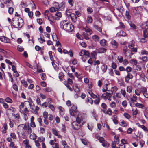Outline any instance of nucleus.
<instances>
[{"label": "nucleus", "instance_id": "nucleus-1", "mask_svg": "<svg viewBox=\"0 0 148 148\" xmlns=\"http://www.w3.org/2000/svg\"><path fill=\"white\" fill-rule=\"evenodd\" d=\"M87 118L86 115L79 112L76 118V120L71 123L72 128L74 130H78L79 129L81 126V123L82 122V123H84L86 121Z\"/></svg>", "mask_w": 148, "mask_h": 148}, {"label": "nucleus", "instance_id": "nucleus-2", "mask_svg": "<svg viewBox=\"0 0 148 148\" xmlns=\"http://www.w3.org/2000/svg\"><path fill=\"white\" fill-rule=\"evenodd\" d=\"M60 28L66 31L67 32L72 31L73 29V25L71 23H69L66 20L62 21L60 24Z\"/></svg>", "mask_w": 148, "mask_h": 148}, {"label": "nucleus", "instance_id": "nucleus-3", "mask_svg": "<svg viewBox=\"0 0 148 148\" xmlns=\"http://www.w3.org/2000/svg\"><path fill=\"white\" fill-rule=\"evenodd\" d=\"M23 20L21 18L18 19L13 20L12 22V25L16 28L21 27L23 25Z\"/></svg>", "mask_w": 148, "mask_h": 148}, {"label": "nucleus", "instance_id": "nucleus-4", "mask_svg": "<svg viewBox=\"0 0 148 148\" xmlns=\"http://www.w3.org/2000/svg\"><path fill=\"white\" fill-rule=\"evenodd\" d=\"M26 125L21 124L18 126L17 129V132L18 134L23 135L27 129Z\"/></svg>", "mask_w": 148, "mask_h": 148}, {"label": "nucleus", "instance_id": "nucleus-5", "mask_svg": "<svg viewBox=\"0 0 148 148\" xmlns=\"http://www.w3.org/2000/svg\"><path fill=\"white\" fill-rule=\"evenodd\" d=\"M25 105H28L30 107V108L32 110L37 111L39 109V108L37 106H35L32 100L30 98L28 99V101L25 102Z\"/></svg>", "mask_w": 148, "mask_h": 148}, {"label": "nucleus", "instance_id": "nucleus-6", "mask_svg": "<svg viewBox=\"0 0 148 148\" xmlns=\"http://www.w3.org/2000/svg\"><path fill=\"white\" fill-rule=\"evenodd\" d=\"M53 5L57 11L63 10L65 7V5L63 3L59 4L57 2H55L54 3Z\"/></svg>", "mask_w": 148, "mask_h": 148}, {"label": "nucleus", "instance_id": "nucleus-7", "mask_svg": "<svg viewBox=\"0 0 148 148\" xmlns=\"http://www.w3.org/2000/svg\"><path fill=\"white\" fill-rule=\"evenodd\" d=\"M123 53L127 58H130L131 56L133 54V53L128 51L127 46H125L123 47Z\"/></svg>", "mask_w": 148, "mask_h": 148}, {"label": "nucleus", "instance_id": "nucleus-8", "mask_svg": "<svg viewBox=\"0 0 148 148\" xmlns=\"http://www.w3.org/2000/svg\"><path fill=\"white\" fill-rule=\"evenodd\" d=\"M112 95V93H110L106 92L105 93L103 94L101 97L104 100L108 99L109 101H111Z\"/></svg>", "mask_w": 148, "mask_h": 148}, {"label": "nucleus", "instance_id": "nucleus-9", "mask_svg": "<svg viewBox=\"0 0 148 148\" xmlns=\"http://www.w3.org/2000/svg\"><path fill=\"white\" fill-rule=\"evenodd\" d=\"M133 76L132 74L130 73H128L125 77V81L126 83H128L130 79L133 78Z\"/></svg>", "mask_w": 148, "mask_h": 148}, {"label": "nucleus", "instance_id": "nucleus-10", "mask_svg": "<svg viewBox=\"0 0 148 148\" xmlns=\"http://www.w3.org/2000/svg\"><path fill=\"white\" fill-rule=\"evenodd\" d=\"M2 42L5 43H10V40L8 38L4 36H1V40Z\"/></svg>", "mask_w": 148, "mask_h": 148}, {"label": "nucleus", "instance_id": "nucleus-11", "mask_svg": "<svg viewBox=\"0 0 148 148\" xmlns=\"http://www.w3.org/2000/svg\"><path fill=\"white\" fill-rule=\"evenodd\" d=\"M142 29L147 30L148 29V21L143 22L141 25Z\"/></svg>", "mask_w": 148, "mask_h": 148}, {"label": "nucleus", "instance_id": "nucleus-12", "mask_svg": "<svg viewBox=\"0 0 148 148\" xmlns=\"http://www.w3.org/2000/svg\"><path fill=\"white\" fill-rule=\"evenodd\" d=\"M84 29L85 31L87 33L88 35H90L92 33V31L87 27L86 26Z\"/></svg>", "mask_w": 148, "mask_h": 148}, {"label": "nucleus", "instance_id": "nucleus-13", "mask_svg": "<svg viewBox=\"0 0 148 148\" xmlns=\"http://www.w3.org/2000/svg\"><path fill=\"white\" fill-rule=\"evenodd\" d=\"M104 85L103 88L102 89V91L103 92H106L108 89L107 86L109 84L107 80H105L104 83Z\"/></svg>", "mask_w": 148, "mask_h": 148}, {"label": "nucleus", "instance_id": "nucleus-14", "mask_svg": "<svg viewBox=\"0 0 148 148\" xmlns=\"http://www.w3.org/2000/svg\"><path fill=\"white\" fill-rule=\"evenodd\" d=\"M71 19L73 22L75 23L77 21V18L74 14H72L70 15Z\"/></svg>", "mask_w": 148, "mask_h": 148}, {"label": "nucleus", "instance_id": "nucleus-15", "mask_svg": "<svg viewBox=\"0 0 148 148\" xmlns=\"http://www.w3.org/2000/svg\"><path fill=\"white\" fill-rule=\"evenodd\" d=\"M20 112L21 113H23V115L25 116L28 113L29 111L27 107L25 108L23 110H20Z\"/></svg>", "mask_w": 148, "mask_h": 148}, {"label": "nucleus", "instance_id": "nucleus-16", "mask_svg": "<svg viewBox=\"0 0 148 148\" xmlns=\"http://www.w3.org/2000/svg\"><path fill=\"white\" fill-rule=\"evenodd\" d=\"M118 82L119 85L122 86H125V83L122 78H121L118 79Z\"/></svg>", "mask_w": 148, "mask_h": 148}, {"label": "nucleus", "instance_id": "nucleus-17", "mask_svg": "<svg viewBox=\"0 0 148 148\" xmlns=\"http://www.w3.org/2000/svg\"><path fill=\"white\" fill-rule=\"evenodd\" d=\"M8 129L7 125L6 123H4L3 125V127L2 128V132L4 134L6 133V131Z\"/></svg>", "mask_w": 148, "mask_h": 148}, {"label": "nucleus", "instance_id": "nucleus-18", "mask_svg": "<svg viewBox=\"0 0 148 148\" xmlns=\"http://www.w3.org/2000/svg\"><path fill=\"white\" fill-rule=\"evenodd\" d=\"M62 14L60 12H57L55 16V18L56 20H59L60 18L62 16Z\"/></svg>", "mask_w": 148, "mask_h": 148}, {"label": "nucleus", "instance_id": "nucleus-19", "mask_svg": "<svg viewBox=\"0 0 148 148\" xmlns=\"http://www.w3.org/2000/svg\"><path fill=\"white\" fill-rule=\"evenodd\" d=\"M98 53H103L106 52V49L104 48H100L97 49Z\"/></svg>", "mask_w": 148, "mask_h": 148}, {"label": "nucleus", "instance_id": "nucleus-20", "mask_svg": "<svg viewBox=\"0 0 148 148\" xmlns=\"http://www.w3.org/2000/svg\"><path fill=\"white\" fill-rule=\"evenodd\" d=\"M58 109L60 110L59 112L61 116H63L64 114V110L62 107L60 106L58 107Z\"/></svg>", "mask_w": 148, "mask_h": 148}, {"label": "nucleus", "instance_id": "nucleus-21", "mask_svg": "<svg viewBox=\"0 0 148 148\" xmlns=\"http://www.w3.org/2000/svg\"><path fill=\"white\" fill-rule=\"evenodd\" d=\"M128 125V123L127 122L124 120L122 121L121 122H120V125L123 127H126Z\"/></svg>", "mask_w": 148, "mask_h": 148}, {"label": "nucleus", "instance_id": "nucleus-22", "mask_svg": "<svg viewBox=\"0 0 148 148\" xmlns=\"http://www.w3.org/2000/svg\"><path fill=\"white\" fill-rule=\"evenodd\" d=\"M135 46V42L134 41L132 40L129 42L128 45V47L131 49L134 47Z\"/></svg>", "mask_w": 148, "mask_h": 148}, {"label": "nucleus", "instance_id": "nucleus-23", "mask_svg": "<svg viewBox=\"0 0 148 148\" xmlns=\"http://www.w3.org/2000/svg\"><path fill=\"white\" fill-rule=\"evenodd\" d=\"M112 119L114 123L116 125L117 124L118 121L117 116L116 115H114L112 117Z\"/></svg>", "mask_w": 148, "mask_h": 148}, {"label": "nucleus", "instance_id": "nucleus-24", "mask_svg": "<svg viewBox=\"0 0 148 148\" xmlns=\"http://www.w3.org/2000/svg\"><path fill=\"white\" fill-rule=\"evenodd\" d=\"M111 43L114 46V47L115 48H117L118 46V43L114 40H112L111 41Z\"/></svg>", "mask_w": 148, "mask_h": 148}, {"label": "nucleus", "instance_id": "nucleus-25", "mask_svg": "<svg viewBox=\"0 0 148 148\" xmlns=\"http://www.w3.org/2000/svg\"><path fill=\"white\" fill-rule=\"evenodd\" d=\"M100 43L102 46H105L106 45V40L105 39H102L100 41Z\"/></svg>", "mask_w": 148, "mask_h": 148}, {"label": "nucleus", "instance_id": "nucleus-26", "mask_svg": "<svg viewBox=\"0 0 148 148\" xmlns=\"http://www.w3.org/2000/svg\"><path fill=\"white\" fill-rule=\"evenodd\" d=\"M97 55V52L95 51L92 52L91 53V58L93 59L94 60H96V58L95 57Z\"/></svg>", "mask_w": 148, "mask_h": 148}, {"label": "nucleus", "instance_id": "nucleus-27", "mask_svg": "<svg viewBox=\"0 0 148 148\" xmlns=\"http://www.w3.org/2000/svg\"><path fill=\"white\" fill-rule=\"evenodd\" d=\"M93 21L92 18L91 16H88L87 18L86 22L88 23H92Z\"/></svg>", "mask_w": 148, "mask_h": 148}, {"label": "nucleus", "instance_id": "nucleus-28", "mask_svg": "<svg viewBox=\"0 0 148 148\" xmlns=\"http://www.w3.org/2000/svg\"><path fill=\"white\" fill-rule=\"evenodd\" d=\"M47 17L49 21L52 23H53V19L51 14L50 13H49Z\"/></svg>", "mask_w": 148, "mask_h": 148}, {"label": "nucleus", "instance_id": "nucleus-29", "mask_svg": "<svg viewBox=\"0 0 148 148\" xmlns=\"http://www.w3.org/2000/svg\"><path fill=\"white\" fill-rule=\"evenodd\" d=\"M91 114L92 116L94 118L95 120L97 121V116L96 114L95 110H93L91 112Z\"/></svg>", "mask_w": 148, "mask_h": 148}, {"label": "nucleus", "instance_id": "nucleus-30", "mask_svg": "<svg viewBox=\"0 0 148 148\" xmlns=\"http://www.w3.org/2000/svg\"><path fill=\"white\" fill-rule=\"evenodd\" d=\"M92 38L95 42L98 41L99 40V38L96 35H94L92 37Z\"/></svg>", "mask_w": 148, "mask_h": 148}, {"label": "nucleus", "instance_id": "nucleus-31", "mask_svg": "<svg viewBox=\"0 0 148 148\" xmlns=\"http://www.w3.org/2000/svg\"><path fill=\"white\" fill-rule=\"evenodd\" d=\"M36 135L34 133L30 135V138L33 140H35L36 138Z\"/></svg>", "mask_w": 148, "mask_h": 148}, {"label": "nucleus", "instance_id": "nucleus-32", "mask_svg": "<svg viewBox=\"0 0 148 148\" xmlns=\"http://www.w3.org/2000/svg\"><path fill=\"white\" fill-rule=\"evenodd\" d=\"M87 13L88 14H91L93 12V10L92 8L90 7H88L87 8Z\"/></svg>", "mask_w": 148, "mask_h": 148}, {"label": "nucleus", "instance_id": "nucleus-33", "mask_svg": "<svg viewBox=\"0 0 148 148\" xmlns=\"http://www.w3.org/2000/svg\"><path fill=\"white\" fill-rule=\"evenodd\" d=\"M64 85L68 88L71 91H73V89L72 88L69 86V85L68 84V83H67L66 81L64 82Z\"/></svg>", "mask_w": 148, "mask_h": 148}, {"label": "nucleus", "instance_id": "nucleus-34", "mask_svg": "<svg viewBox=\"0 0 148 148\" xmlns=\"http://www.w3.org/2000/svg\"><path fill=\"white\" fill-rule=\"evenodd\" d=\"M21 83L25 88H27L28 86V84L27 82L25 81L24 80H22L21 81Z\"/></svg>", "mask_w": 148, "mask_h": 148}, {"label": "nucleus", "instance_id": "nucleus-35", "mask_svg": "<svg viewBox=\"0 0 148 148\" xmlns=\"http://www.w3.org/2000/svg\"><path fill=\"white\" fill-rule=\"evenodd\" d=\"M137 100V97L135 94L133 95L132 97L131 98V100L133 102H135Z\"/></svg>", "mask_w": 148, "mask_h": 148}, {"label": "nucleus", "instance_id": "nucleus-36", "mask_svg": "<svg viewBox=\"0 0 148 148\" xmlns=\"http://www.w3.org/2000/svg\"><path fill=\"white\" fill-rule=\"evenodd\" d=\"M139 59H141L143 62H147L148 60L147 57L145 56H143L141 58L139 57Z\"/></svg>", "mask_w": 148, "mask_h": 148}, {"label": "nucleus", "instance_id": "nucleus-37", "mask_svg": "<svg viewBox=\"0 0 148 148\" xmlns=\"http://www.w3.org/2000/svg\"><path fill=\"white\" fill-rule=\"evenodd\" d=\"M143 34L144 37L145 38L147 37L148 36V32L147 30L145 29L143 31Z\"/></svg>", "mask_w": 148, "mask_h": 148}, {"label": "nucleus", "instance_id": "nucleus-38", "mask_svg": "<svg viewBox=\"0 0 148 148\" xmlns=\"http://www.w3.org/2000/svg\"><path fill=\"white\" fill-rule=\"evenodd\" d=\"M118 89V88L116 86H114L111 88V90L112 93L113 92H115Z\"/></svg>", "mask_w": 148, "mask_h": 148}, {"label": "nucleus", "instance_id": "nucleus-39", "mask_svg": "<svg viewBox=\"0 0 148 148\" xmlns=\"http://www.w3.org/2000/svg\"><path fill=\"white\" fill-rule=\"evenodd\" d=\"M114 141L115 143L118 144L119 143V137L116 136H115L114 137Z\"/></svg>", "mask_w": 148, "mask_h": 148}, {"label": "nucleus", "instance_id": "nucleus-40", "mask_svg": "<svg viewBox=\"0 0 148 148\" xmlns=\"http://www.w3.org/2000/svg\"><path fill=\"white\" fill-rule=\"evenodd\" d=\"M95 28L99 32H101L102 31V28L101 27H99L98 25H94Z\"/></svg>", "mask_w": 148, "mask_h": 148}, {"label": "nucleus", "instance_id": "nucleus-41", "mask_svg": "<svg viewBox=\"0 0 148 148\" xmlns=\"http://www.w3.org/2000/svg\"><path fill=\"white\" fill-rule=\"evenodd\" d=\"M126 91L127 92L130 93L132 91V87L131 86H128L127 87Z\"/></svg>", "mask_w": 148, "mask_h": 148}, {"label": "nucleus", "instance_id": "nucleus-42", "mask_svg": "<svg viewBox=\"0 0 148 148\" xmlns=\"http://www.w3.org/2000/svg\"><path fill=\"white\" fill-rule=\"evenodd\" d=\"M107 69V66L106 65L103 64L101 66L102 70L104 72L106 71Z\"/></svg>", "mask_w": 148, "mask_h": 148}, {"label": "nucleus", "instance_id": "nucleus-43", "mask_svg": "<svg viewBox=\"0 0 148 148\" xmlns=\"http://www.w3.org/2000/svg\"><path fill=\"white\" fill-rule=\"evenodd\" d=\"M135 106L137 107L142 108L144 107V105L141 103H137L135 104Z\"/></svg>", "mask_w": 148, "mask_h": 148}, {"label": "nucleus", "instance_id": "nucleus-44", "mask_svg": "<svg viewBox=\"0 0 148 148\" xmlns=\"http://www.w3.org/2000/svg\"><path fill=\"white\" fill-rule=\"evenodd\" d=\"M64 77V74L62 72H60L59 74V78L60 81L63 80L62 78Z\"/></svg>", "mask_w": 148, "mask_h": 148}, {"label": "nucleus", "instance_id": "nucleus-45", "mask_svg": "<svg viewBox=\"0 0 148 148\" xmlns=\"http://www.w3.org/2000/svg\"><path fill=\"white\" fill-rule=\"evenodd\" d=\"M141 54L142 55H148V51L145 50L143 49L141 51Z\"/></svg>", "mask_w": 148, "mask_h": 148}, {"label": "nucleus", "instance_id": "nucleus-46", "mask_svg": "<svg viewBox=\"0 0 148 148\" xmlns=\"http://www.w3.org/2000/svg\"><path fill=\"white\" fill-rule=\"evenodd\" d=\"M73 88L75 92L76 93L78 92L80 90L79 88L77 86H74Z\"/></svg>", "mask_w": 148, "mask_h": 148}, {"label": "nucleus", "instance_id": "nucleus-47", "mask_svg": "<svg viewBox=\"0 0 148 148\" xmlns=\"http://www.w3.org/2000/svg\"><path fill=\"white\" fill-rule=\"evenodd\" d=\"M44 90H45V91L47 92H50L52 90V88L50 87H47L46 88H45L44 89Z\"/></svg>", "mask_w": 148, "mask_h": 148}, {"label": "nucleus", "instance_id": "nucleus-48", "mask_svg": "<svg viewBox=\"0 0 148 148\" xmlns=\"http://www.w3.org/2000/svg\"><path fill=\"white\" fill-rule=\"evenodd\" d=\"M82 35L85 39L88 40L89 39V38L87 36V34L86 33L83 32L82 34Z\"/></svg>", "mask_w": 148, "mask_h": 148}, {"label": "nucleus", "instance_id": "nucleus-49", "mask_svg": "<svg viewBox=\"0 0 148 148\" xmlns=\"http://www.w3.org/2000/svg\"><path fill=\"white\" fill-rule=\"evenodd\" d=\"M86 102L88 103V102L90 103L91 104H92L93 103V100L92 99L90 98H88L86 100Z\"/></svg>", "mask_w": 148, "mask_h": 148}, {"label": "nucleus", "instance_id": "nucleus-50", "mask_svg": "<svg viewBox=\"0 0 148 148\" xmlns=\"http://www.w3.org/2000/svg\"><path fill=\"white\" fill-rule=\"evenodd\" d=\"M132 70V68L130 66H127L126 69H125V71L127 73H129Z\"/></svg>", "mask_w": 148, "mask_h": 148}, {"label": "nucleus", "instance_id": "nucleus-51", "mask_svg": "<svg viewBox=\"0 0 148 148\" xmlns=\"http://www.w3.org/2000/svg\"><path fill=\"white\" fill-rule=\"evenodd\" d=\"M10 136L13 139H16V134L14 133H11L10 134Z\"/></svg>", "mask_w": 148, "mask_h": 148}, {"label": "nucleus", "instance_id": "nucleus-52", "mask_svg": "<svg viewBox=\"0 0 148 148\" xmlns=\"http://www.w3.org/2000/svg\"><path fill=\"white\" fill-rule=\"evenodd\" d=\"M41 78L43 80H45L46 79V77L45 74V73H43L41 74Z\"/></svg>", "mask_w": 148, "mask_h": 148}, {"label": "nucleus", "instance_id": "nucleus-53", "mask_svg": "<svg viewBox=\"0 0 148 148\" xmlns=\"http://www.w3.org/2000/svg\"><path fill=\"white\" fill-rule=\"evenodd\" d=\"M129 24L131 27L135 29H137V27L134 24L131 23H129Z\"/></svg>", "mask_w": 148, "mask_h": 148}, {"label": "nucleus", "instance_id": "nucleus-54", "mask_svg": "<svg viewBox=\"0 0 148 148\" xmlns=\"http://www.w3.org/2000/svg\"><path fill=\"white\" fill-rule=\"evenodd\" d=\"M52 52L51 51H49V54L50 57V59L51 61H53V58L52 55Z\"/></svg>", "mask_w": 148, "mask_h": 148}, {"label": "nucleus", "instance_id": "nucleus-55", "mask_svg": "<svg viewBox=\"0 0 148 148\" xmlns=\"http://www.w3.org/2000/svg\"><path fill=\"white\" fill-rule=\"evenodd\" d=\"M127 101L126 100H124L122 102V104L124 108H125L127 106Z\"/></svg>", "mask_w": 148, "mask_h": 148}, {"label": "nucleus", "instance_id": "nucleus-56", "mask_svg": "<svg viewBox=\"0 0 148 148\" xmlns=\"http://www.w3.org/2000/svg\"><path fill=\"white\" fill-rule=\"evenodd\" d=\"M141 91L138 89H136L135 90V94L137 96H139L141 93Z\"/></svg>", "mask_w": 148, "mask_h": 148}, {"label": "nucleus", "instance_id": "nucleus-57", "mask_svg": "<svg viewBox=\"0 0 148 148\" xmlns=\"http://www.w3.org/2000/svg\"><path fill=\"white\" fill-rule=\"evenodd\" d=\"M125 15L126 16L127 19H130V16L129 15V12L128 11H126L125 12Z\"/></svg>", "mask_w": 148, "mask_h": 148}, {"label": "nucleus", "instance_id": "nucleus-58", "mask_svg": "<svg viewBox=\"0 0 148 148\" xmlns=\"http://www.w3.org/2000/svg\"><path fill=\"white\" fill-rule=\"evenodd\" d=\"M49 107L53 111H54L55 110L54 106L51 104H49Z\"/></svg>", "mask_w": 148, "mask_h": 148}, {"label": "nucleus", "instance_id": "nucleus-59", "mask_svg": "<svg viewBox=\"0 0 148 148\" xmlns=\"http://www.w3.org/2000/svg\"><path fill=\"white\" fill-rule=\"evenodd\" d=\"M109 73L110 75H111L112 76H114V74L112 69H109Z\"/></svg>", "mask_w": 148, "mask_h": 148}, {"label": "nucleus", "instance_id": "nucleus-60", "mask_svg": "<svg viewBox=\"0 0 148 148\" xmlns=\"http://www.w3.org/2000/svg\"><path fill=\"white\" fill-rule=\"evenodd\" d=\"M102 145L104 147H108L109 146V144L107 143L106 141H105L102 143Z\"/></svg>", "mask_w": 148, "mask_h": 148}, {"label": "nucleus", "instance_id": "nucleus-61", "mask_svg": "<svg viewBox=\"0 0 148 148\" xmlns=\"http://www.w3.org/2000/svg\"><path fill=\"white\" fill-rule=\"evenodd\" d=\"M17 49L20 52L24 50V48L23 47L19 45L17 47Z\"/></svg>", "mask_w": 148, "mask_h": 148}, {"label": "nucleus", "instance_id": "nucleus-62", "mask_svg": "<svg viewBox=\"0 0 148 148\" xmlns=\"http://www.w3.org/2000/svg\"><path fill=\"white\" fill-rule=\"evenodd\" d=\"M117 59L120 63H121L122 62L123 58L122 56H118Z\"/></svg>", "mask_w": 148, "mask_h": 148}, {"label": "nucleus", "instance_id": "nucleus-63", "mask_svg": "<svg viewBox=\"0 0 148 148\" xmlns=\"http://www.w3.org/2000/svg\"><path fill=\"white\" fill-rule=\"evenodd\" d=\"M49 10L50 11L52 12H56V11H57L56 9L53 6Z\"/></svg>", "mask_w": 148, "mask_h": 148}, {"label": "nucleus", "instance_id": "nucleus-64", "mask_svg": "<svg viewBox=\"0 0 148 148\" xmlns=\"http://www.w3.org/2000/svg\"><path fill=\"white\" fill-rule=\"evenodd\" d=\"M119 35L122 36H124L126 35V33L123 31H121L119 32Z\"/></svg>", "mask_w": 148, "mask_h": 148}]
</instances>
